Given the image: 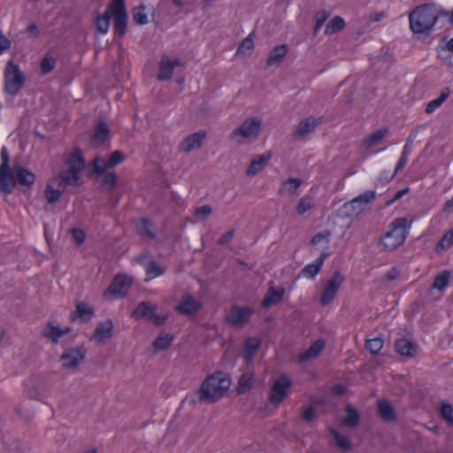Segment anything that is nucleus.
<instances>
[{"label":"nucleus","mask_w":453,"mask_h":453,"mask_svg":"<svg viewBox=\"0 0 453 453\" xmlns=\"http://www.w3.org/2000/svg\"><path fill=\"white\" fill-rule=\"evenodd\" d=\"M125 159L126 155L120 150L113 151L107 161L100 157H96L89 163L88 177L90 179H97L102 176L104 173H105L108 169L121 164Z\"/></svg>","instance_id":"39448f33"},{"label":"nucleus","mask_w":453,"mask_h":453,"mask_svg":"<svg viewBox=\"0 0 453 453\" xmlns=\"http://www.w3.org/2000/svg\"><path fill=\"white\" fill-rule=\"evenodd\" d=\"M388 133L389 129L388 127L378 129L372 134L365 137L362 144L367 149L377 146L380 143L382 139L388 134Z\"/></svg>","instance_id":"2f4dec72"},{"label":"nucleus","mask_w":453,"mask_h":453,"mask_svg":"<svg viewBox=\"0 0 453 453\" xmlns=\"http://www.w3.org/2000/svg\"><path fill=\"white\" fill-rule=\"evenodd\" d=\"M202 306V303L189 294L184 295L181 302L176 306V311L184 315H191L196 312Z\"/></svg>","instance_id":"f3484780"},{"label":"nucleus","mask_w":453,"mask_h":453,"mask_svg":"<svg viewBox=\"0 0 453 453\" xmlns=\"http://www.w3.org/2000/svg\"><path fill=\"white\" fill-rule=\"evenodd\" d=\"M344 281V276L340 271H335L326 283L320 296V303L328 305L334 298L340 286Z\"/></svg>","instance_id":"1a4fd4ad"},{"label":"nucleus","mask_w":453,"mask_h":453,"mask_svg":"<svg viewBox=\"0 0 453 453\" xmlns=\"http://www.w3.org/2000/svg\"><path fill=\"white\" fill-rule=\"evenodd\" d=\"M321 118L316 119L314 117H308L301 120L293 132V139L300 140L306 137L312 133L315 128L320 124Z\"/></svg>","instance_id":"4468645a"},{"label":"nucleus","mask_w":453,"mask_h":453,"mask_svg":"<svg viewBox=\"0 0 453 453\" xmlns=\"http://www.w3.org/2000/svg\"><path fill=\"white\" fill-rule=\"evenodd\" d=\"M100 188L107 193L113 191L118 183V175L114 172H105Z\"/></svg>","instance_id":"4c0bfd02"},{"label":"nucleus","mask_w":453,"mask_h":453,"mask_svg":"<svg viewBox=\"0 0 453 453\" xmlns=\"http://www.w3.org/2000/svg\"><path fill=\"white\" fill-rule=\"evenodd\" d=\"M330 235V232H319L316 234L312 239H311V244L317 245L319 244L322 242H326V245L327 246L329 243L328 236Z\"/></svg>","instance_id":"e2e57ef3"},{"label":"nucleus","mask_w":453,"mask_h":453,"mask_svg":"<svg viewBox=\"0 0 453 453\" xmlns=\"http://www.w3.org/2000/svg\"><path fill=\"white\" fill-rule=\"evenodd\" d=\"M418 347L410 340L401 338L395 341V349L402 356L413 357L417 353Z\"/></svg>","instance_id":"b1692460"},{"label":"nucleus","mask_w":453,"mask_h":453,"mask_svg":"<svg viewBox=\"0 0 453 453\" xmlns=\"http://www.w3.org/2000/svg\"><path fill=\"white\" fill-rule=\"evenodd\" d=\"M327 257V253L323 252L320 256L311 264L305 265L300 272L297 279L304 276L309 279H313L321 270V267Z\"/></svg>","instance_id":"aec40b11"},{"label":"nucleus","mask_w":453,"mask_h":453,"mask_svg":"<svg viewBox=\"0 0 453 453\" xmlns=\"http://www.w3.org/2000/svg\"><path fill=\"white\" fill-rule=\"evenodd\" d=\"M11 41L4 35L0 34V54L11 49Z\"/></svg>","instance_id":"774afa93"},{"label":"nucleus","mask_w":453,"mask_h":453,"mask_svg":"<svg viewBox=\"0 0 453 453\" xmlns=\"http://www.w3.org/2000/svg\"><path fill=\"white\" fill-rule=\"evenodd\" d=\"M377 406L379 415L384 421L393 422L396 419L395 411L388 400H378Z\"/></svg>","instance_id":"bb28decb"},{"label":"nucleus","mask_w":453,"mask_h":453,"mask_svg":"<svg viewBox=\"0 0 453 453\" xmlns=\"http://www.w3.org/2000/svg\"><path fill=\"white\" fill-rule=\"evenodd\" d=\"M114 34L117 37H123L127 32L128 15L125 0H113L111 3Z\"/></svg>","instance_id":"0eeeda50"},{"label":"nucleus","mask_w":453,"mask_h":453,"mask_svg":"<svg viewBox=\"0 0 453 453\" xmlns=\"http://www.w3.org/2000/svg\"><path fill=\"white\" fill-rule=\"evenodd\" d=\"M252 312L250 308L234 305L226 315V320L234 326H242L248 322Z\"/></svg>","instance_id":"ddd939ff"},{"label":"nucleus","mask_w":453,"mask_h":453,"mask_svg":"<svg viewBox=\"0 0 453 453\" xmlns=\"http://www.w3.org/2000/svg\"><path fill=\"white\" fill-rule=\"evenodd\" d=\"M448 15L449 12L438 8L434 4H424L410 12V27L414 34L429 35L438 19Z\"/></svg>","instance_id":"f257e3e1"},{"label":"nucleus","mask_w":453,"mask_h":453,"mask_svg":"<svg viewBox=\"0 0 453 453\" xmlns=\"http://www.w3.org/2000/svg\"><path fill=\"white\" fill-rule=\"evenodd\" d=\"M211 211H212L211 206L206 204V205H203V206L196 208L194 211V216L196 218L204 219L211 214Z\"/></svg>","instance_id":"bf43d9fd"},{"label":"nucleus","mask_w":453,"mask_h":453,"mask_svg":"<svg viewBox=\"0 0 453 453\" xmlns=\"http://www.w3.org/2000/svg\"><path fill=\"white\" fill-rule=\"evenodd\" d=\"M133 284V278L127 275H117L107 288L106 291L116 297L126 296Z\"/></svg>","instance_id":"f8f14e48"},{"label":"nucleus","mask_w":453,"mask_h":453,"mask_svg":"<svg viewBox=\"0 0 453 453\" xmlns=\"http://www.w3.org/2000/svg\"><path fill=\"white\" fill-rule=\"evenodd\" d=\"M112 329L113 324L111 319L99 322L91 339L98 342H104L105 340L111 338Z\"/></svg>","instance_id":"6ab92c4d"},{"label":"nucleus","mask_w":453,"mask_h":453,"mask_svg":"<svg viewBox=\"0 0 453 453\" xmlns=\"http://www.w3.org/2000/svg\"><path fill=\"white\" fill-rule=\"evenodd\" d=\"M81 173L76 170L65 169L59 173L58 187L65 188L66 186L80 187L81 186Z\"/></svg>","instance_id":"412c9836"},{"label":"nucleus","mask_w":453,"mask_h":453,"mask_svg":"<svg viewBox=\"0 0 453 453\" xmlns=\"http://www.w3.org/2000/svg\"><path fill=\"white\" fill-rule=\"evenodd\" d=\"M449 278L450 273L447 270L442 271L435 277L432 288H435L440 291L443 290L448 286Z\"/></svg>","instance_id":"c03bdc74"},{"label":"nucleus","mask_w":453,"mask_h":453,"mask_svg":"<svg viewBox=\"0 0 453 453\" xmlns=\"http://www.w3.org/2000/svg\"><path fill=\"white\" fill-rule=\"evenodd\" d=\"M344 19L340 16L334 17L329 23L326 26L325 34L326 35H334L345 27Z\"/></svg>","instance_id":"a19ab883"},{"label":"nucleus","mask_w":453,"mask_h":453,"mask_svg":"<svg viewBox=\"0 0 453 453\" xmlns=\"http://www.w3.org/2000/svg\"><path fill=\"white\" fill-rule=\"evenodd\" d=\"M301 417L305 421L311 422L317 418V413L314 408L310 406L302 411Z\"/></svg>","instance_id":"0e129e2a"},{"label":"nucleus","mask_w":453,"mask_h":453,"mask_svg":"<svg viewBox=\"0 0 453 453\" xmlns=\"http://www.w3.org/2000/svg\"><path fill=\"white\" fill-rule=\"evenodd\" d=\"M324 346H325V342L323 340L315 341L310 346V348L300 356V360L302 362H305L311 358L317 357L320 354L322 349H324Z\"/></svg>","instance_id":"f704fd0d"},{"label":"nucleus","mask_w":453,"mask_h":453,"mask_svg":"<svg viewBox=\"0 0 453 453\" xmlns=\"http://www.w3.org/2000/svg\"><path fill=\"white\" fill-rule=\"evenodd\" d=\"M363 210V206L358 203L357 199L353 198L341 207L339 213L342 218H355L357 217Z\"/></svg>","instance_id":"cd10ccee"},{"label":"nucleus","mask_w":453,"mask_h":453,"mask_svg":"<svg viewBox=\"0 0 453 453\" xmlns=\"http://www.w3.org/2000/svg\"><path fill=\"white\" fill-rule=\"evenodd\" d=\"M70 231L77 246H81L84 242L86 236L84 231L79 228H72Z\"/></svg>","instance_id":"69168bd1"},{"label":"nucleus","mask_w":453,"mask_h":453,"mask_svg":"<svg viewBox=\"0 0 453 453\" xmlns=\"http://www.w3.org/2000/svg\"><path fill=\"white\" fill-rule=\"evenodd\" d=\"M1 160L0 165V189L6 190L8 186L5 183L4 179L8 178V174L11 173L12 167H10V155L5 147L1 150Z\"/></svg>","instance_id":"4be33fe9"},{"label":"nucleus","mask_w":453,"mask_h":453,"mask_svg":"<svg viewBox=\"0 0 453 453\" xmlns=\"http://www.w3.org/2000/svg\"><path fill=\"white\" fill-rule=\"evenodd\" d=\"M384 341L382 338L376 337L373 339L366 340L365 349L372 355H376L383 348Z\"/></svg>","instance_id":"603ef678"},{"label":"nucleus","mask_w":453,"mask_h":453,"mask_svg":"<svg viewBox=\"0 0 453 453\" xmlns=\"http://www.w3.org/2000/svg\"><path fill=\"white\" fill-rule=\"evenodd\" d=\"M133 19L138 25H145L148 23V17L145 12V6L139 5L133 10Z\"/></svg>","instance_id":"864d4df0"},{"label":"nucleus","mask_w":453,"mask_h":453,"mask_svg":"<svg viewBox=\"0 0 453 453\" xmlns=\"http://www.w3.org/2000/svg\"><path fill=\"white\" fill-rule=\"evenodd\" d=\"M346 417L343 419V424L348 427H356L360 422V415L356 408L351 404H347L345 407Z\"/></svg>","instance_id":"c9c22d12"},{"label":"nucleus","mask_w":453,"mask_h":453,"mask_svg":"<svg viewBox=\"0 0 453 453\" xmlns=\"http://www.w3.org/2000/svg\"><path fill=\"white\" fill-rule=\"evenodd\" d=\"M164 272V268H162L156 261H150L146 266V280L160 276Z\"/></svg>","instance_id":"8fccbe9b"},{"label":"nucleus","mask_w":453,"mask_h":453,"mask_svg":"<svg viewBox=\"0 0 453 453\" xmlns=\"http://www.w3.org/2000/svg\"><path fill=\"white\" fill-rule=\"evenodd\" d=\"M110 128L104 121L98 122L95 132L91 136V142L96 145L103 144L108 138Z\"/></svg>","instance_id":"7c9ffc66"},{"label":"nucleus","mask_w":453,"mask_h":453,"mask_svg":"<svg viewBox=\"0 0 453 453\" xmlns=\"http://www.w3.org/2000/svg\"><path fill=\"white\" fill-rule=\"evenodd\" d=\"M260 342L256 339H249L245 343V349L243 353V357L246 362H250L257 349H259Z\"/></svg>","instance_id":"37998d69"},{"label":"nucleus","mask_w":453,"mask_h":453,"mask_svg":"<svg viewBox=\"0 0 453 453\" xmlns=\"http://www.w3.org/2000/svg\"><path fill=\"white\" fill-rule=\"evenodd\" d=\"M65 164L68 165V169L72 171L76 170L77 173H81L85 166V158L81 150L79 148L74 149L66 159Z\"/></svg>","instance_id":"393cba45"},{"label":"nucleus","mask_w":453,"mask_h":453,"mask_svg":"<svg viewBox=\"0 0 453 453\" xmlns=\"http://www.w3.org/2000/svg\"><path fill=\"white\" fill-rule=\"evenodd\" d=\"M87 349L84 346L67 348L60 357L62 366L66 369H74L86 357Z\"/></svg>","instance_id":"9d476101"},{"label":"nucleus","mask_w":453,"mask_h":453,"mask_svg":"<svg viewBox=\"0 0 453 453\" xmlns=\"http://www.w3.org/2000/svg\"><path fill=\"white\" fill-rule=\"evenodd\" d=\"M112 7L111 3L108 4L105 12L103 14H98L96 19L95 26L102 34H106L109 30L110 20L112 18Z\"/></svg>","instance_id":"c85d7f7f"},{"label":"nucleus","mask_w":453,"mask_h":453,"mask_svg":"<svg viewBox=\"0 0 453 453\" xmlns=\"http://www.w3.org/2000/svg\"><path fill=\"white\" fill-rule=\"evenodd\" d=\"M292 386V380L286 374H281L274 381L269 395V401L272 404L278 406L288 396Z\"/></svg>","instance_id":"6e6552de"},{"label":"nucleus","mask_w":453,"mask_h":453,"mask_svg":"<svg viewBox=\"0 0 453 453\" xmlns=\"http://www.w3.org/2000/svg\"><path fill=\"white\" fill-rule=\"evenodd\" d=\"M440 413L444 421L453 426V407L450 403H441Z\"/></svg>","instance_id":"5fc2aeb1"},{"label":"nucleus","mask_w":453,"mask_h":453,"mask_svg":"<svg viewBox=\"0 0 453 453\" xmlns=\"http://www.w3.org/2000/svg\"><path fill=\"white\" fill-rule=\"evenodd\" d=\"M94 315V309L92 306L83 303L77 302L76 309L72 312L70 316L71 321H75L77 319H81L82 321H87Z\"/></svg>","instance_id":"a878e982"},{"label":"nucleus","mask_w":453,"mask_h":453,"mask_svg":"<svg viewBox=\"0 0 453 453\" xmlns=\"http://www.w3.org/2000/svg\"><path fill=\"white\" fill-rule=\"evenodd\" d=\"M407 162H408V156L402 155L396 166H395L394 173L389 178H386V182H390L394 179V177L396 175V173L398 172L402 171L405 167Z\"/></svg>","instance_id":"052dcab7"},{"label":"nucleus","mask_w":453,"mask_h":453,"mask_svg":"<svg viewBox=\"0 0 453 453\" xmlns=\"http://www.w3.org/2000/svg\"><path fill=\"white\" fill-rule=\"evenodd\" d=\"M329 434L333 436L336 447L342 451L348 452L352 449V444L347 436L340 434L334 428H330Z\"/></svg>","instance_id":"72a5a7b5"},{"label":"nucleus","mask_w":453,"mask_h":453,"mask_svg":"<svg viewBox=\"0 0 453 453\" xmlns=\"http://www.w3.org/2000/svg\"><path fill=\"white\" fill-rule=\"evenodd\" d=\"M262 121L255 118L247 119L238 128L231 133V137L242 136L245 139H254L259 135Z\"/></svg>","instance_id":"9b49d317"},{"label":"nucleus","mask_w":453,"mask_h":453,"mask_svg":"<svg viewBox=\"0 0 453 453\" xmlns=\"http://www.w3.org/2000/svg\"><path fill=\"white\" fill-rule=\"evenodd\" d=\"M453 243V227L450 228L441 238L439 246L443 249L449 248Z\"/></svg>","instance_id":"680f3d73"},{"label":"nucleus","mask_w":453,"mask_h":453,"mask_svg":"<svg viewBox=\"0 0 453 453\" xmlns=\"http://www.w3.org/2000/svg\"><path fill=\"white\" fill-rule=\"evenodd\" d=\"M56 66V59L50 54L47 53L41 61L40 69L43 74L50 73L53 71Z\"/></svg>","instance_id":"3c124183"},{"label":"nucleus","mask_w":453,"mask_h":453,"mask_svg":"<svg viewBox=\"0 0 453 453\" xmlns=\"http://www.w3.org/2000/svg\"><path fill=\"white\" fill-rule=\"evenodd\" d=\"M61 194L62 193L59 189L54 188L52 185L47 183L44 189V196L47 199L49 204H53L59 201Z\"/></svg>","instance_id":"de8ad7c7"},{"label":"nucleus","mask_w":453,"mask_h":453,"mask_svg":"<svg viewBox=\"0 0 453 453\" xmlns=\"http://www.w3.org/2000/svg\"><path fill=\"white\" fill-rule=\"evenodd\" d=\"M207 134L205 131H198L188 135L180 144V150L183 152L188 153L194 150L200 149L205 140Z\"/></svg>","instance_id":"dca6fc26"},{"label":"nucleus","mask_w":453,"mask_h":453,"mask_svg":"<svg viewBox=\"0 0 453 453\" xmlns=\"http://www.w3.org/2000/svg\"><path fill=\"white\" fill-rule=\"evenodd\" d=\"M302 180L298 178H289L284 181L280 188V193L282 195H293L296 189L301 186Z\"/></svg>","instance_id":"ea45409f"},{"label":"nucleus","mask_w":453,"mask_h":453,"mask_svg":"<svg viewBox=\"0 0 453 453\" xmlns=\"http://www.w3.org/2000/svg\"><path fill=\"white\" fill-rule=\"evenodd\" d=\"M330 13L325 10L319 11L316 15V25L314 27L313 34L317 35L319 30L321 28L325 21L328 19Z\"/></svg>","instance_id":"4d7b16f0"},{"label":"nucleus","mask_w":453,"mask_h":453,"mask_svg":"<svg viewBox=\"0 0 453 453\" xmlns=\"http://www.w3.org/2000/svg\"><path fill=\"white\" fill-rule=\"evenodd\" d=\"M450 90L449 88H445L441 92V95L436 99L430 101L426 107V112L427 114L433 113L437 108H439L443 102L449 97Z\"/></svg>","instance_id":"58836bf2"},{"label":"nucleus","mask_w":453,"mask_h":453,"mask_svg":"<svg viewBox=\"0 0 453 453\" xmlns=\"http://www.w3.org/2000/svg\"><path fill=\"white\" fill-rule=\"evenodd\" d=\"M253 376L251 373L246 372L242 374L238 380V394H244L251 388Z\"/></svg>","instance_id":"49530a36"},{"label":"nucleus","mask_w":453,"mask_h":453,"mask_svg":"<svg viewBox=\"0 0 453 453\" xmlns=\"http://www.w3.org/2000/svg\"><path fill=\"white\" fill-rule=\"evenodd\" d=\"M288 51V44H280L275 46L269 53L266 60V65L271 66L280 64Z\"/></svg>","instance_id":"c756f323"},{"label":"nucleus","mask_w":453,"mask_h":453,"mask_svg":"<svg viewBox=\"0 0 453 453\" xmlns=\"http://www.w3.org/2000/svg\"><path fill=\"white\" fill-rule=\"evenodd\" d=\"M284 294H285V288H275L273 287L270 288L267 290V292L262 301V307L269 308V307L278 304L282 300Z\"/></svg>","instance_id":"5701e85b"},{"label":"nucleus","mask_w":453,"mask_h":453,"mask_svg":"<svg viewBox=\"0 0 453 453\" xmlns=\"http://www.w3.org/2000/svg\"><path fill=\"white\" fill-rule=\"evenodd\" d=\"M411 222H408L406 218H397L392 221L389 230L381 239V244L385 250H393L401 246L408 234Z\"/></svg>","instance_id":"7ed1b4c3"},{"label":"nucleus","mask_w":453,"mask_h":453,"mask_svg":"<svg viewBox=\"0 0 453 453\" xmlns=\"http://www.w3.org/2000/svg\"><path fill=\"white\" fill-rule=\"evenodd\" d=\"M315 205L314 200L311 196H306L302 197L296 206V212L298 215L304 214L307 211L312 209Z\"/></svg>","instance_id":"09e8293b"},{"label":"nucleus","mask_w":453,"mask_h":453,"mask_svg":"<svg viewBox=\"0 0 453 453\" xmlns=\"http://www.w3.org/2000/svg\"><path fill=\"white\" fill-rule=\"evenodd\" d=\"M26 81L25 74L20 71L18 65L8 61L4 70V90L12 96L18 94Z\"/></svg>","instance_id":"423d86ee"},{"label":"nucleus","mask_w":453,"mask_h":453,"mask_svg":"<svg viewBox=\"0 0 453 453\" xmlns=\"http://www.w3.org/2000/svg\"><path fill=\"white\" fill-rule=\"evenodd\" d=\"M376 196V193L374 190H367L358 196L355 197L357 200L358 203L363 206L364 204H368L372 203Z\"/></svg>","instance_id":"13d9d810"},{"label":"nucleus","mask_w":453,"mask_h":453,"mask_svg":"<svg viewBox=\"0 0 453 453\" xmlns=\"http://www.w3.org/2000/svg\"><path fill=\"white\" fill-rule=\"evenodd\" d=\"M36 177L34 173L22 166L20 164H14L12 167L8 178L4 179L8 188L0 189L1 193L11 194L17 184L27 188H31L35 182Z\"/></svg>","instance_id":"20e7f679"},{"label":"nucleus","mask_w":453,"mask_h":453,"mask_svg":"<svg viewBox=\"0 0 453 453\" xmlns=\"http://www.w3.org/2000/svg\"><path fill=\"white\" fill-rule=\"evenodd\" d=\"M230 377L222 371L209 375L201 384L197 393L200 402L213 403L218 402L228 390Z\"/></svg>","instance_id":"f03ea898"},{"label":"nucleus","mask_w":453,"mask_h":453,"mask_svg":"<svg viewBox=\"0 0 453 453\" xmlns=\"http://www.w3.org/2000/svg\"><path fill=\"white\" fill-rule=\"evenodd\" d=\"M174 69V63L167 57H163L159 63V72L157 78L162 81L171 79Z\"/></svg>","instance_id":"473e14b6"},{"label":"nucleus","mask_w":453,"mask_h":453,"mask_svg":"<svg viewBox=\"0 0 453 453\" xmlns=\"http://www.w3.org/2000/svg\"><path fill=\"white\" fill-rule=\"evenodd\" d=\"M173 341V336L169 334H160L153 342V347L157 350L167 349Z\"/></svg>","instance_id":"79ce46f5"},{"label":"nucleus","mask_w":453,"mask_h":453,"mask_svg":"<svg viewBox=\"0 0 453 453\" xmlns=\"http://www.w3.org/2000/svg\"><path fill=\"white\" fill-rule=\"evenodd\" d=\"M254 33L250 34L240 44L237 50L238 54H250L254 49V42L252 35Z\"/></svg>","instance_id":"6e6d98bb"},{"label":"nucleus","mask_w":453,"mask_h":453,"mask_svg":"<svg viewBox=\"0 0 453 453\" xmlns=\"http://www.w3.org/2000/svg\"><path fill=\"white\" fill-rule=\"evenodd\" d=\"M271 157V151L255 157L246 171V175L250 177L255 176L267 165Z\"/></svg>","instance_id":"a211bd4d"},{"label":"nucleus","mask_w":453,"mask_h":453,"mask_svg":"<svg viewBox=\"0 0 453 453\" xmlns=\"http://www.w3.org/2000/svg\"><path fill=\"white\" fill-rule=\"evenodd\" d=\"M139 232L141 234H144L150 239L156 238V232L154 229L153 223L147 218H142L141 219V225L139 227Z\"/></svg>","instance_id":"a18cd8bd"},{"label":"nucleus","mask_w":453,"mask_h":453,"mask_svg":"<svg viewBox=\"0 0 453 453\" xmlns=\"http://www.w3.org/2000/svg\"><path fill=\"white\" fill-rule=\"evenodd\" d=\"M157 311V304H153L149 301H142L132 311L131 317L135 320H150L153 317H155Z\"/></svg>","instance_id":"2eb2a0df"},{"label":"nucleus","mask_w":453,"mask_h":453,"mask_svg":"<svg viewBox=\"0 0 453 453\" xmlns=\"http://www.w3.org/2000/svg\"><path fill=\"white\" fill-rule=\"evenodd\" d=\"M409 190H410V188H403V189H402V190L397 191V192L395 194L394 197H393L392 199H390V200H388V201L385 203V204H386L387 206H390V205H392L395 202H396L397 200L401 199L404 195H406V194L409 192Z\"/></svg>","instance_id":"338daca9"},{"label":"nucleus","mask_w":453,"mask_h":453,"mask_svg":"<svg viewBox=\"0 0 453 453\" xmlns=\"http://www.w3.org/2000/svg\"><path fill=\"white\" fill-rule=\"evenodd\" d=\"M42 334L43 337L49 339L52 343H58L62 337V329L49 322L44 326Z\"/></svg>","instance_id":"e433bc0d"}]
</instances>
